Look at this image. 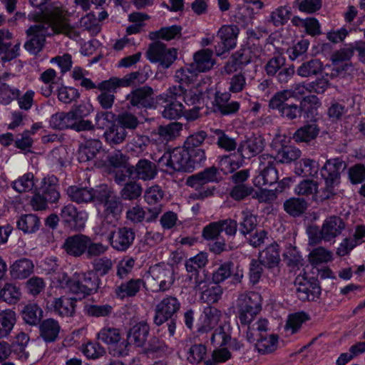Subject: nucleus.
I'll list each match as a JSON object with an SVG mask.
<instances>
[{
    "label": "nucleus",
    "mask_w": 365,
    "mask_h": 365,
    "mask_svg": "<svg viewBox=\"0 0 365 365\" xmlns=\"http://www.w3.org/2000/svg\"><path fill=\"white\" fill-rule=\"evenodd\" d=\"M302 93L303 88L297 92L288 89L278 91L271 98L269 107L277 110L287 120L302 117L306 122L317 121L321 103L316 96H302Z\"/></svg>",
    "instance_id": "obj_1"
},
{
    "label": "nucleus",
    "mask_w": 365,
    "mask_h": 365,
    "mask_svg": "<svg viewBox=\"0 0 365 365\" xmlns=\"http://www.w3.org/2000/svg\"><path fill=\"white\" fill-rule=\"evenodd\" d=\"M325 161L319 158H299L294 164V172L297 176L320 179L324 182L323 193L324 199L333 198L336 192L335 188L341 183V170L343 160L340 157L327 159Z\"/></svg>",
    "instance_id": "obj_2"
},
{
    "label": "nucleus",
    "mask_w": 365,
    "mask_h": 365,
    "mask_svg": "<svg viewBox=\"0 0 365 365\" xmlns=\"http://www.w3.org/2000/svg\"><path fill=\"white\" fill-rule=\"evenodd\" d=\"M273 154L264 153L252 160V164L257 163L255 185H274L279 180V173L276 165L277 163H294L300 158L302 152L294 145L286 141V137H276L271 144Z\"/></svg>",
    "instance_id": "obj_3"
},
{
    "label": "nucleus",
    "mask_w": 365,
    "mask_h": 365,
    "mask_svg": "<svg viewBox=\"0 0 365 365\" xmlns=\"http://www.w3.org/2000/svg\"><path fill=\"white\" fill-rule=\"evenodd\" d=\"M26 34L28 39L24 48L32 54L38 53L44 47L46 38L53 34H63L74 40L80 36L79 31L69 24L63 11L59 9L53 11L42 21L29 26Z\"/></svg>",
    "instance_id": "obj_4"
},
{
    "label": "nucleus",
    "mask_w": 365,
    "mask_h": 365,
    "mask_svg": "<svg viewBox=\"0 0 365 365\" xmlns=\"http://www.w3.org/2000/svg\"><path fill=\"white\" fill-rule=\"evenodd\" d=\"M175 281L173 269L170 266L155 264L149 268L145 277V287L153 292L169 291Z\"/></svg>",
    "instance_id": "obj_5"
},
{
    "label": "nucleus",
    "mask_w": 365,
    "mask_h": 365,
    "mask_svg": "<svg viewBox=\"0 0 365 365\" xmlns=\"http://www.w3.org/2000/svg\"><path fill=\"white\" fill-rule=\"evenodd\" d=\"M145 55L150 62L168 68L177 59L178 51L175 48H167L160 41H155L149 45Z\"/></svg>",
    "instance_id": "obj_6"
},
{
    "label": "nucleus",
    "mask_w": 365,
    "mask_h": 365,
    "mask_svg": "<svg viewBox=\"0 0 365 365\" xmlns=\"http://www.w3.org/2000/svg\"><path fill=\"white\" fill-rule=\"evenodd\" d=\"M188 160L189 155L185 148H175L170 152L165 153L158 163L174 171L191 172V164H189Z\"/></svg>",
    "instance_id": "obj_7"
},
{
    "label": "nucleus",
    "mask_w": 365,
    "mask_h": 365,
    "mask_svg": "<svg viewBox=\"0 0 365 365\" xmlns=\"http://www.w3.org/2000/svg\"><path fill=\"white\" fill-rule=\"evenodd\" d=\"M181 304L178 299L172 295H166L155 306L154 322L161 325L172 319L180 310Z\"/></svg>",
    "instance_id": "obj_8"
},
{
    "label": "nucleus",
    "mask_w": 365,
    "mask_h": 365,
    "mask_svg": "<svg viewBox=\"0 0 365 365\" xmlns=\"http://www.w3.org/2000/svg\"><path fill=\"white\" fill-rule=\"evenodd\" d=\"M237 153L238 154L223 155L220 158L219 165L224 173H233L242 165L244 159L250 158L251 145L249 142L241 143Z\"/></svg>",
    "instance_id": "obj_9"
},
{
    "label": "nucleus",
    "mask_w": 365,
    "mask_h": 365,
    "mask_svg": "<svg viewBox=\"0 0 365 365\" xmlns=\"http://www.w3.org/2000/svg\"><path fill=\"white\" fill-rule=\"evenodd\" d=\"M297 295L300 301L306 302L313 300L315 297L321 294L322 289L318 278L304 274L300 278H296Z\"/></svg>",
    "instance_id": "obj_10"
},
{
    "label": "nucleus",
    "mask_w": 365,
    "mask_h": 365,
    "mask_svg": "<svg viewBox=\"0 0 365 365\" xmlns=\"http://www.w3.org/2000/svg\"><path fill=\"white\" fill-rule=\"evenodd\" d=\"M165 192L159 185H153L145 191L144 198L149 207V215L146 218L147 222L155 220L163 211V204Z\"/></svg>",
    "instance_id": "obj_11"
},
{
    "label": "nucleus",
    "mask_w": 365,
    "mask_h": 365,
    "mask_svg": "<svg viewBox=\"0 0 365 365\" xmlns=\"http://www.w3.org/2000/svg\"><path fill=\"white\" fill-rule=\"evenodd\" d=\"M153 90L151 87L145 86L133 90L125 97L128 101V108H150L153 106Z\"/></svg>",
    "instance_id": "obj_12"
},
{
    "label": "nucleus",
    "mask_w": 365,
    "mask_h": 365,
    "mask_svg": "<svg viewBox=\"0 0 365 365\" xmlns=\"http://www.w3.org/2000/svg\"><path fill=\"white\" fill-rule=\"evenodd\" d=\"M211 344L217 347L228 346L232 350H239L240 343L232 338V328L229 324L225 323L216 328L211 334Z\"/></svg>",
    "instance_id": "obj_13"
},
{
    "label": "nucleus",
    "mask_w": 365,
    "mask_h": 365,
    "mask_svg": "<svg viewBox=\"0 0 365 365\" xmlns=\"http://www.w3.org/2000/svg\"><path fill=\"white\" fill-rule=\"evenodd\" d=\"M61 217L70 229L80 231L85 227L88 214L83 210L78 211L73 205L68 204L62 208Z\"/></svg>",
    "instance_id": "obj_14"
},
{
    "label": "nucleus",
    "mask_w": 365,
    "mask_h": 365,
    "mask_svg": "<svg viewBox=\"0 0 365 365\" xmlns=\"http://www.w3.org/2000/svg\"><path fill=\"white\" fill-rule=\"evenodd\" d=\"M237 317L240 322V327L247 334V339L250 340V329L251 323V297L247 294H241L237 300Z\"/></svg>",
    "instance_id": "obj_15"
},
{
    "label": "nucleus",
    "mask_w": 365,
    "mask_h": 365,
    "mask_svg": "<svg viewBox=\"0 0 365 365\" xmlns=\"http://www.w3.org/2000/svg\"><path fill=\"white\" fill-rule=\"evenodd\" d=\"M135 234L129 227H119L109 237L110 246L118 252H125L133 243Z\"/></svg>",
    "instance_id": "obj_16"
},
{
    "label": "nucleus",
    "mask_w": 365,
    "mask_h": 365,
    "mask_svg": "<svg viewBox=\"0 0 365 365\" xmlns=\"http://www.w3.org/2000/svg\"><path fill=\"white\" fill-rule=\"evenodd\" d=\"M87 238L81 234L70 236L65 240L63 248L68 255L80 257L86 252Z\"/></svg>",
    "instance_id": "obj_17"
},
{
    "label": "nucleus",
    "mask_w": 365,
    "mask_h": 365,
    "mask_svg": "<svg viewBox=\"0 0 365 365\" xmlns=\"http://www.w3.org/2000/svg\"><path fill=\"white\" fill-rule=\"evenodd\" d=\"M11 34L6 29L0 30V55L3 61H9L19 55V43H11Z\"/></svg>",
    "instance_id": "obj_18"
},
{
    "label": "nucleus",
    "mask_w": 365,
    "mask_h": 365,
    "mask_svg": "<svg viewBox=\"0 0 365 365\" xmlns=\"http://www.w3.org/2000/svg\"><path fill=\"white\" fill-rule=\"evenodd\" d=\"M76 304V298L61 296L52 300L51 309L61 317H72L75 313Z\"/></svg>",
    "instance_id": "obj_19"
},
{
    "label": "nucleus",
    "mask_w": 365,
    "mask_h": 365,
    "mask_svg": "<svg viewBox=\"0 0 365 365\" xmlns=\"http://www.w3.org/2000/svg\"><path fill=\"white\" fill-rule=\"evenodd\" d=\"M145 287V281L141 279H130L126 282L115 285L114 293L115 297L120 299L135 297L140 290Z\"/></svg>",
    "instance_id": "obj_20"
},
{
    "label": "nucleus",
    "mask_w": 365,
    "mask_h": 365,
    "mask_svg": "<svg viewBox=\"0 0 365 365\" xmlns=\"http://www.w3.org/2000/svg\"><path fill=\"white\" fill-rule=\"evenodd\" d=\"M213 51L208 48H203L195 53L194 62L190 65L192 69L198 72H205L210 70L215 63L212 58Z\"/></svg>",
    "instance_id": "obj_21"
},
{
    "label": "nucleus",
    "mask_w": 365,
    "mask_h": 365,
    "mask_svg": "<svg viewBox=\"0 0 365 365\" xmlns=\"http://www.w3.org/2000/svg\"><path fill=\"white\" fill-rule=\"evenodd\" d=\"M137 73H130L125 75L123 78H119L117 77H112L108 80L101 82L97 88L101 91L115 93L116 89L120 87H128L137 78Z\"/></svg>",
    "instance_id": "obj_22"
},
{
    "label": "nucleus",
    "mask_w": 365,
    "mask_h": 365,
    "mask_svg": "<svg viewBox=\"0 0 365 365\" xmlns=\"http://www.w3.org/2000/svg\"><path fill=\"white\" fill-rule=\"evenodd\" d=\"M345 227L344 220L341 217L336 215L327 217L322 225L324 234L329 241L340 235L345 229Z\"/></svg>",
    "instance_id": "obj_23"
},
{
    "label": "nucleus",
    "mask_w": 365,
    "mask_h": 365,
    "mask_svg": "<svg viewBox=\"0 0 365 365\" xmlns=\"http://www.w3.org/2000/svg\"><path fill=\"white\" fill-rule=\"evenodd\" d=\"M58 180L54 175L44 178L41 181L39 192L51 203L56 202L60 197Z\"/></svg>",
    "instance_id": "obj_24"
},
{
    "label": "nucleus",
    "mask_w": 365,
    "mask_h": 365,
    "mask_svg": "<svg viewBox=\"0 0 365 365\" xmlns=\"http://www.w3.org/2000/svg\"><path fill=\"white\" fill-rule=\"evenodd\" d=\"M259 264L268 269L277 267L280 261L278 245L273 242L259 253Z\"/></svg>",
    "instance_id": "obj_25"
},
{
    "label": "nucleus",
    "mask_w": 365,
    "mask_h": 365,
    "mask_svg": "<svg viewBox=\"0 0 365 365\" xmlns=\"http://www.w3.org/2000/svg\"><path fill=\"white\" fill-rule=\"evenodd\" d=\"M102 143L99 140L91 139L81 143L78 151V159L81 163L93 160L100 152Z\"/></svg>",
    "instance_id": "obj_26"
},
{
    "label": "nucleus",
    "mask_w": 365,
    "mask_h": 365,
    "mask_svg": "<svg viewBox=\"0 0 365 365\" xmlns=\"http://www.w3.org/2000/svg\"><path fill=\"white\" fill-rule=\"evenodd\" d=\"M34 265L31 260L21 258L16 260L9 267L10 275L15 279H24L34 272Z\"/></svg>",
    "instance_id": "obj_27"
},
{
    "label": "nucleus",
    "mask_w": 365,
    "mask_h": 365,
    "mask_svg": "<svg viewBox=\"0 0 365 365\" xmlns=\"http://www.w3.org/2000/svg\"><path fill=\"white\" fill-rule=\"evenodd\" d=\"M279 336L275 334H260L259 337L255 344V349L260 354H269L273 353L278 347Z\"/></svg>",
    "instance_id": "obj_28"
},
{
    "label": "nucleus",
    "mask_w": 365,
    "mask_h": 365,
    "mask_svg": "<svg viewBox=\"0 0 365 365\" xmlns=\"http://www.w3.org/2000/svg\"><path fill=\"white\" fill-rule=\"evenodd\" d=\"M157 173L155 164L146 159L140 160L135 166H133V174L144 181L154 179Z\"/></svg>",
    "instance_id": "obj_29"
},
{
    "label": "nucleus",
    "mask_w": 365,
    "mask_h": 365,
    "mask_svg": "<svg viewBox=\"0 0 365 365\" xmlns=\"http://www.w3.org/2000/svg\"><path fill=\"white\" fill-rule=\"evenodd\" d=\"M60 330L58 322L51 318L43 320L39 325L40 336L46 342L56 341Z\"/></svg>",
    "instance_id": "obj_30"
},
{
    "label": "nucleus",
    "mask_w": 365,
    "mask_h": 365,
    "mask_svg": "<svg viewBox=\"0 0 365 365\" xmlns=\"http://www.w3.org/2000/svg\"><path fill=\"white\" fill-rule=\"evenodd\" d=\"M316 122H307V123L298 128L294 134L295 141L297 143H309L314 140L319 133V128Z\"/></svg>",
    "instance_id": "obj_31"
},
{
    "label": "nucleus",
    "mask_w": 365,
    "mask_h": 365,
    "mask_svg": "<svg viewBox=\"0 0 365 365\" xmlns=\"http://www.w3.org/2000/svg\"><path fill=\"white\" fill-rule=\"evenodd\" d=\"M16 322V314L12 309H5L0 312V339L9 336Z\"/></svg>",
    "instance_id": "obj_32"
},
{
    "label": "nucleus",
    "mask_w": 365,
    "mask_h": 365,
    "mask_svg": "<svg viewBox=\"0 0 365 365\" xmlns=\"http://www.w3.org/2000/svg\"><path fill=\"white\" fill-rule=\"evenodd\" d=\"M74 120V114L71 111L59 112L51 115L49 124L55 130L72 129Z\"/></svg>",
    "instance_id": "obj_33"
},
{
    "label": "nucleus",
    "mask_w": 365,
    "mask_h": 365,
    "mask_svg": "<svg viewBox=\"0 0 365 365\" xmlns=\"http://www.w3.org/2000/svg\"><path fill=\"white\" fill-rule=\"evenodd\" d=\"M204 320L202 326L199 328V332H207L217 326L222 317L221 311L214 307H206L203 310Z\"/></svg>",
    "instance_id": "obj_34"
},
{
    "label": "nucleus",
    "mask_w": 365,
    "mask_h": 365,
    "mask_svg": "<svg viewBox=\"0 0 365 365\" xmlns=\"http://www.w3.org/2000/svg\"><path fill=\"white\" fill-rule=\"evenodd\" d=\"M310 319V316L304 311L290 314L284 325V330L289 331L290 334H297L302 324Z\"/></svg>",
    "instance_id": "obj_35"
},
{
    "label": "nucleus",
    "mask_w": 365,
    "mask_h": 365,
    "mask_svg": "<svg viewBox=\"0 0 365 365\" xmlns=\"http://www.w3.org/2000/svg\"><path fill=\"white\" fill-rule=\"evenodd\" d=\"M292 14V8L289 6H279L270 13L267 21L275 27L283 26L291 19Z\"/></svg>",
    "instance_id": "obj_36"
},
{
    "label": "nucleus",
    "mask_w": 365,
    "mask_h": 365,
    "mask_svg": "<svg viewBox=\"0 0 365 365\" xmlns=\"http://www.w3.org/2000/svg\"><path fill=\"white\" fill-rule=\"evenodd\" d=\"M149 329V326L146 322H140L130 329L128 339L131 342H133L135 346L141 347L145 344L147 340Z\"/></svg>",
    "instance_id": "obj_37"
},
{
    "label": "nucleus",
    "mask_w": 365,
    "mask_h": 365,
    "mask_svg": "<svg viewBox=\"0 0 365 365\" xmlns=\"http://www.w3.org/2000/svg\"><path fill=\"white\" fill-rule=\"evenodd\" d=\"M182 125L180 123H170L166 125H160L158 127L156 133H153L154 136H158L155 140L161 142L169 141L176 138L182 130Z\"/></svg>",
    "instance_id": "obj_38"
},
{
    "label": "nucleus",
    "mask_w": 365,
    "mask_h": 365,
    "mask_svg": "<svg viewBox=\"0 0 365 365\" xmlns=\"http://www.w3.org/2000/svg\"><path fill=\"white\" fill-rule=\"evenodd\" d=\"M93 188L70 186L67 194L73 202L77 203H88L93 200Z\"/></svg>",
    "instance_id": "obj_39"
},
{
    "label": "nucleus",
    "mask_w": 365,
    "mask_h": 365,
    "mask_svg": "<svg viewBox=\"0 0 365 365\" xmlns=\"http://www.w3.org/2000/svg\"><path fill=\"white\" fill-rule=\"evenodd\" d=\"M307 200L301 197H290L284 202V211L292 217H299L307 209Z\"/></svg>",
    "instance_id": "obj_40"
},
{
    "label": "nucleus",
    "mask_w": 365,
    "mask_h": 365,
    "mask_svg": "<svg viewBox=\"0 0 365 365\" xmlns=\"http://www.w3.org/2000/svg\"><path fill=\"white\" fill-rule=\"evenodd\" d=\"M356 43L357 41L346 43L343 47L334 51L331 57L333 64L338 65L340 63L350 61L354 53L357 52Z\"/></svg>",
    "instance_id": "obj_41"
},
{
    "label": "nucleus",
    "mask_w": 365,
    "mask_h": 365,
    "mask_svg": "<svg viewBox=\"0 0 365 365\" xmlns=\"http://www.w3.org/2000/svg\"><path fill=\"white\" fill-rule=\"evenodd\" d=\"M16 223L18 228L27 234L36 232L41 225L39 218L34 214L21 215Z\"/></svg>",
    "instance_id": "obj_42"
},
{
    "label": "nucleus",
    "mask_w": 365,
    "mask_h": 365,
    "mask_svg": "<svg viewBox=\"0 0 365 365\" xmlns=\"http://www.w3.org/2000/svg\"><path fill=\"white\" fill-rule=\"evenodd\" d=\"M238 34L239 29L237 26L225 25L220 29L217 35L222 41V44H226L227 48H234L236 46Z\"/></svg>",
    "instance_id": "obj_43"
},
{
    "label": "nucleus",
    "mask_w": 365,
    "mask_h": 365,
    "mask_svg": "<svg viewBox=\"0 0 365 365\" xmlns=\"http://www.w3.org/2000/svg\"><path fill=\"white\" fill-rule=\"evenodd\" d=\"M21 316L25 323L34 326L40 322L42 310L36 304L30 303L24 307L21 310Z\"/></svg>",
    "instance_id": "obj_44"
},
{
    "label": "nucleus",
    "mask_w": 365,
    "mask_h": 365,
    "mask_svg": "<svg viewBox=\"0 0 365 365\" xmlns=\"http://www.w3.org/2000/svg\"><path fill=\"white\" fill-rule=\"evenodd\" d=\"M127 134L124 128L118 125H112L104 133V137L109 145H115L123 143L125 140Z\"/></svg>",
    "instance_id": "obj_45"
},
{
    "label": "nucleus",
    "mask_w": 365,
    "mask_h": 365,
    "mask_svg": "<svg viewBox=\"0 0 365 365\" xmlns=\"http://www.w3.org/2000/svg\"><path fill=\"white\" fill-rule=\"evenodd\" d=\"M109 164L115 168L125 170L128 174H133V166L128 163V158L120 150H115L108 157Z\"/></svg>",
    "instance_id": "obj_46"
},
{
    "label": "nucleus",
    "mask_w": 365,
    "mask_h": 365,
    "mask_svg": "<svg viewBox=\"0 0 365 365\" xmlns=\"http://www.w3.org/2000/svg\"><path fill=\"white\" fill-rule=\"evenodd\" d=\"M309 46L308 39L302 38L297 43L289 46L287 50V53L291 61L302 60L306 56Z\"/></svg>",
    "instance_id": "obj_47"
},
{
    "label": "nucleus",
    "mask_w": 365,
    "mask_h": 365,
    "mask_svg": "<svg viewBox=\"0 0 365 365\" xmlns=\"http://www.w3.org/2000/svg\"><path fill=\"white\" fill-rule=\"evenodd\" d=\"M223 289L218 284H210L200 292V299L207 304L217 303L222 297Z\"/></svg>",
    "instance_id": "obj_48"
},
{
    "label": "nucleus",
    "mask_w": 365,
    "mask_h": 365,
    "mask_svg": "<svg viewBox=\"0 0 365 365\" xmlns=\"http://www.w3.org/2000/svg\"><path fill=\"white\" fill-rule=\"evenodd\" d=\"M255 177L252 179V185L258 190H255L252 187V198H257L259 202H271L276 195L273 190L268 189L272 185H255Z\"/></svg>",
    "instance_id": "obj_49"
},
{
    "label": "nucleus",
    "mask_w": 365,
    "mask_h": 365,
    "mask_svg": "<svg viewBox=\"0 0 365 365\" xmlns=\"http://www.w3.org/2000/svg\"><path fill=\"white\" fill-rule=\"evenodd\" d=\"M182 28L178 25L162 27L159 31L152 33V38H162L165 41L180 38L182 35Z\"/></svg>",
    "instance_id": "obj_50"
},
{
    "label": "nucleus",
    "mask_w": 365,
    "mask_h": 365,
    "mask_svg": "<svg viewBox=\"0 0 365 365\" xmlns=\"http://www.w3.org/2000/svg\"><path fill=\"white\" fill-rule=\"evenodd\" d=\"M207 255L205 252H200L195 257H190L185 262V268L187 272L190 274L194 272H199L205 271L202 268L207 263Z\"/></svg>",
    "instance_id": "obj_51"
},
{
    "label": "nucleus",
    "mask_w": 365,
    "mask_h": 365,
    "mask_svg": "<svg viewBox=\"0 0 365 365\" xmlns=\"http://www.w3.org/2000/svg\"><path fill=\"white\" fill-rule=\"evenodd\" d=\"M322 71V64L319 59H311L302 63L297 73L302 77H309L317 75Z\"/></svg>",
    "instance_id": "obj_52"
},
{
    "label": "nucleus",
    "mask_w": 365,
    "mask_h": 365,
    "mask_svg": "<svg viewBox=\"0 0 365 365\" xmlns=\"http://www.w3.org/2000/svg\"><path fill=\"white\" fill-rule=\"evenodd\" d=\"M333 259L332 253L323 247H318L310 252L309 261L313 266L327 263Z\"/></svg>",
    "instance_id": "obj_53"
},
{
    "label": "nucleus",
    "mask_w": 365,
    "mask_h": 365,
    "mask_svg": "<svg viewBox=\"0 0 365 365\" xmlns=\"http://www.w3.org/2000/svg\"><path fill=\"white\" fill-rule=\"evenodd\" d=\"M143 192L141 185L135 181L126 182L120 192V197L125 200L138 199Z\"/></svg>",
    "instance_id": "obj_54"
},
{
    "label": "nucleus",
    "mask_w": 365,
    "mask_h": 365,
    "mask_svg": "<svg viewBox=\"0 0 365 365\" xmlns=\"http://www.w3.org/2000/svg\"><path fill=\"white\" fill-rule=\"evenodd\" d=\"M122 204L115 197L106 200L103 204V217L117 221L122 212Z\"/></svg>",
    "instance_id": "obj_55"
},
{
    "label": "nucleus",
    "mask_w": 365,
    "mask_h": 365,
    "mask_svg": "<svg viewBox=\"0 0 365 365\" xmlns=\"http://www.w3.org/2000/svg\"><path fill=\"white\" fill-rule=\"evenodd\" d=\"M34 185V175L31 173L24 174L12 183L13 188L18 192H29L33 190Z\"/></svg>",
    "instance_id": "obj_56"
},
{
    "label": "nucleus",
    "mask_w": 365,
    "mask_h": 365,
    "mask_svg": "<svg viewBox=\"0 0 365 365\" xmlns=\"http://www.w3.org/2000/svg\"><path fill=\"white\" fill-rule=\"evenodd\" d=\"M93 270L98 276H105L108 274L113 268L112 259L108 257L103 256L94 259L91 262Z\"/></svg>",
    "instance_id": "obj_57"
},
{
    "label": "nucleus",
    "mask_w": 365,
    "mask_h": 365,
    "mask_svg": "<svg viewBox=\"0 0 365 365\" xmlns=\"http://www.w3.org/2000/svg\"><path fill=\"white\" fill-rule=\"evenodd\" d=\"M98 339L107 344H115L120 341L121 336L118 329L106 327L98 333Z\"/></svg>",
    "instance_id": "obj_58"
},
{
    "label": "nucleus",
    "mask_w": 365,
    "mask_h": 365,
    "mask_svg": "<svg viewBox=\"0 0 365 365\" xmlns=\"http://www.w3.org/2000/svg\"><path fill=\"white\" fill-rule=\"evenodd\" d=\"M118 221L103 217V220L95 227V233L100 236H106L109 240L111 235L116 231Z\"/></svg>",
    "instance_id": "obj_59"
},
{
    "label": "nucleus",
    "mask_w": 365,
    "mask_h": 365,
    "mask_svg": "<svg viewBox=\"0 0 365 365\" xmlns=\"http://www.w3.org/2000/svg\"><path fill=\"white\" fill-rule=\"evenodd\" d=\"M19 288L12 283H6L0 291L1 298L10 304L16 303L21 297Z\"/></svg>",
    "instance_id": "obj_60"
},
{
    "label": "nucleus",
    "mask_w": 365,
    "mask_h": 365,
    "mask_svg": "<svg viewBox=\"0 0 365 365\" xmlns=\"http://www.w3.org/2000/svg\"><path fill=\"white\" fill-rule=\"evenodd\" d=\"M213 133L217 137V145L219 148L226 151L235 150L237 146L236 140L228 136L225 132L220 129H215Z\"/></svg>",
    "instance_id": "obj_61"
},
{
    "label": "nucleus",
    "mask_w": 365,
    "mask_h": 365,
    "mask_svg": "<svg viewBox=\"0 0 365 365\" xmlns=\"http://www.w3.org/2000/svg\"><path fill=\"white\" fill-rule=\"evenodd\" d=\"M86 252L85 253L87 259L93 257L98 258V257L104 255L108 250V246L103 244L101 242H94L88 236L86 243Z\"/></svg>",
    "instance_id": "obj_62"
},
{
    "label": "nucleus",
    "mask_w": 365,
    "mask_h": 365,
    "mask_svg": "<svg viewBox=\"0 0 365 365\" xmlns=\"http://www.w3.org/2000/svg\"><path fill=\"white\" fill-rule=\"evenodd\" d=\"M188 277L193 284V289L200 293L211 284L205 271L190 274Z\"/></svg>",
    "instance_id": "obj_63"
},
{
    "label": "nucleus",
    "mask_w": 365,
    "mask_h": 365,
    "mask_svg": "<svg viewBox=\"0 0 365 365\" xmlns=\"http://www.w3.org/2000/svg\"><path fill=\"white\" fill-rule=\"evenodd\" d=\"M348 178L352 185H357L365 181V165L357 163L349 168Z\"/></svg>",
    "instance_id": "obj_64"
}]
</instances>
